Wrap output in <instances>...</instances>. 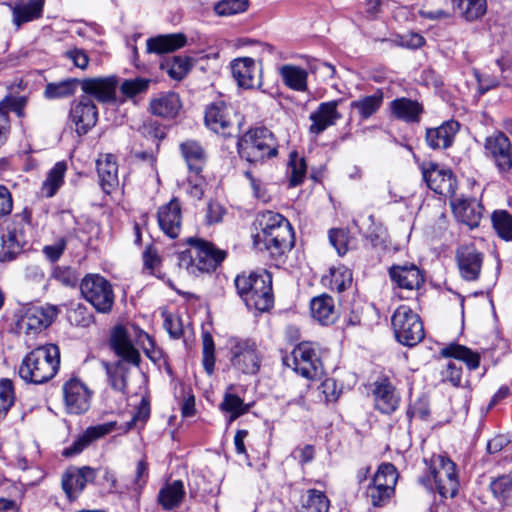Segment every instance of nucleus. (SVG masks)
Masks as SVG:
<instances>
[{
    "instance_id": "nucleus-1",
    "label": "nucleus",
    "mask_w": 512,
    "mask_h": 512,
    "mask_svg": "<svg viewBox=\"0 0 512 512\" xmlns=\"http://www.w3.org/2000/svg\"><path fill=\"white\" fill-rule=\"evenodd\" d=\"M257 233L253 243L259 251H266L272 257H279L294 245V233L289 221L273 211L261 212L256 219Z\"/></svg>"
},
{
    "instance_id": "nucleus-2",
    "label": "nucleus",
    "mask_w": 512,
    "mask_h": 512,
    "mask_svg": "<svg viewBox=\"0 0 512 512\" xmlns=\"http://www.w3.org/2000/svg\"><path fill=\"white\" fill-rule=\"evenodd\" d=\"M111 346L121 358L115 363H104L109 385L115 391L126 393L129 364L139 365L140 354L132 345L123 327H116L111 336Z\"/></svg>"
},
{
    "instance_id": "nucleus-3",
    "label": "nucleus",
    "mask_w": 512,
    "mask_h": 512,
    "mask_svg": "<svg viewBox=\"0 0 512 512\" xmlns=\"http://www.w3.org/2000/svg\"><path fill=\"white\" fill-rule=\"evenodd\" d=\"M234 282L237 293L249 309L265 312L273 306L272 277L266 270L244 272Z\"/></svg>"
},
{
    "instance_id": "nucleus-4",
    "label": "nucleus",
    "mask_w": 512,
    "mask_h": 512,
    "mask_svg": "<svg viewBox=\"0 0 512 512\" xmlns=\"http://www.w3.org/2000/svg\"><path fill=\"white\" fill-rule=\"evenodd\" d=\"M188 243L191 248L179 253L178 266L190 275L211 272L225 259V252L207 241L189 238Z\"/></svg>"
},
{
    "instance_id": "nucleus-5",
    "label": "nucleus",
    "mask_w": 512,
    "mask_h": 512,
    "mask_svg": "<svg viewBox=\"0 0 512 512\" xmlns=\"http://www.w3.org/2000/svg\"><path fill=\"white\" fill-rule=\"evenodd\" d=\"M30 228V210L25 208L10 220L0 223V261L14 259L26 243L25 232Z\"/></svg>"
},
{
    "instance_id": "nucleus-6",
    "label": "nucleus",
    "mask_w": 512,
    "mask_h": 512,
    "mask_svg": "<svg viewBox=\"0 0 512 512\" xmlns=\"http://www.w3.org/2000/svg\"><path fill=\"white\" fill-rule=\"evenodd\" d=\"M227 349L231 367L246 375L256 374L261 366L262 354L255 340L251 338L230 337Z\"/></svg>"
},
{
    "instance_id": "nucleus-7",
    "label": "nucleus",
    "mask_w": 512,
    "mask_h": 512,
    "mask_svg": "<svg viewBox=\"0 0 512 512\" xmlns=\"http://www.w3.org/2000/svg\"><path fill=\"white\" fill-rule=\"evenodd\" d=\"M240 156L249 162L262 161L277 155V143L267 128L251 129L238 141Z\"/></svg>"
},
{
    "instance_id": "nucleus-8",
    "label": "nucleus",
    "mask_w": 512,
    "mask_h": 512,
    "mask_svg": "<svg viewBox=\"0 0 512 512\" xmlns=\"http://www.w3.org/2000/svg\"><path fill=\"white\" fill-rule=\"evenodd\" d=\"M392 327L397 341L405 346H414L424 338L423 323L409 306H399L392 316Z\"/></svg>"
},
{
    "instance_id": "nucleus-9",
    "label": "nucleus",
    "mask_w": 512,
    "mask_h": 512,
    "mask_svg": "<svg viewBox=\"0 0 512 512\" xmlns=\"http://www.w3.org/2000/svg\"><path fill=\"white\" fill-rule=\"evenodd\" d=\"M85 298L100 313H108L114 304V292L110 282L98 274L85 276L80 284Z\"/></svg>"
},
{
    "instance_id": "nucleus-10",
    "label": "nucleus",
    "mask_w": 512,
    "mask_h": 512,
    "mask_svg": "<svg viewBox=\"0 0 512 512\" xmlns=\"http://www.w3.org/2000/svg\"><path fill=\"white\" fill-rule=\"evenodd\" d=\"M430 475L435 489L442 498H453L459 490V479L456 464L443 455H435L431 459Z\"/></svg>"
},
{
    "instance_id": "nucleus-11",
    "label": "nucleus",
    "mask_w": 512,
    "mask_h": 512,
    "mask_svg": "<svg viewBox=\"0 0 512 512\" xmlns=\"http://www.w3.org/2000/svg\"><path fill=\"white\" fill-rule=\"evenodd\" d=\"M285 363L292 367L299 375L307 379H314L322 374V363L316 344L301 342L285 358Z\"/></svg>"
},
{
    "instance_id": "nucleus-12",
    "label": "nucleus",
    "mask_w": 512,
    "mask_h": 512,
    "mask_svg": "<svg viewBox=\"0 0 512 512\" xmlns=\"http://www.w3.org/2000/svg\"><path fill=\"white\" fill-rule=\"evenodd\" d=\"M235 123L240 124L239 116L224 99H217L207 106L205 124L215 133L230 136Z\"/></svg>"
},
{
    "instance_id": "nucleus-13",
    "label": "nucleus",
    "mask_w": 512,
    "mask_h": 512,
    "mask_svg": "<svg viewBox=\"0 0 512 512\" xmlns=\"http://www.w3.org/2000/svg\"><path fill=\"white\" fill-rule=\"evenodd\" d=\"M65 410L69 414L80 415L91 405L93 391L78 377H71L62 387Z\"/></svg>"
},
{
    "instance_id": "nucleus-14",
    "label": "nucleus",
    "mask_w": 512,
    "mask_h": 512,
    "mask_svg": "<svg viewBox=\"0 0 512 512\" xmlns=\"http://www.w3.org/2000/svg\"><path fill=\"white\" fill-rule=\"evenodd\" d=\"M59 365L60 352L56 345L34 348V384H42L52 379Z\"/></svg>"
},
{
    "instance_id": "nucleus-15",
    "label": "nucleus",
    "mask_w": 512,
    "mask_h": 512,
    "mask_svg": "<svg viewBox=\"0 0 512 512\" xmlns=\"http://www.w3.org/2000/svg\"><path fill=\"white\" fill-rule=\"evenodd\" d=\"M421 169L423 178L431 190L444 196L454 194L456 181L449 169L441 168L433 162L423 163Z\"/></svg>"
},
{
    "instance_id": "nucleus-16",
    "label": "nucleus",
    "mask_w": 512,
    "mask_h": 512,
    "mask_svg": "<svg viewBox=\"0 0 512 512\" xmlns=\"http://www.w3.org/2000/svg\"><path fill=\"white\" fill-rule=\"evenodd\" d=\"M485 150L500 173H506L512 168V144L504 133L489 136L485 142Z\"/></svg>"
},
{
    "instance_id": "nucleus-17",
    "label": "nucleus",
    "mask_w": 512,
    "mask_h": 512,
    "mask_svg": "<svg viewBox=\"0 0 512 512\" xmlns=\"http://www.w3.org/2000/svg\"><path fill=\"white\" fill-rule=\"evenodd\" d=\"M232 76L243 89H255L262 86L261 68L254 59L243 57L231 63Z\"/></svg>"
},
{
    "instance_id": "nucleus-18",
    "label": "nucleus",
    "mask_w": 512,
    "mask_h": 512,
    "mask_svg": "<svg viewBox=\"0 0 512 512\" xmlns=\"http://www.w3.org/2000/svg\"><path fill=\"white\" fill-rule=\"evenodd\" d=\"M484 255L472 244L462 245L456 251V261L461 277L467 281L479 278Z\"/></svg>"
},
{
    "instance_id": "nucleus-19",
    "label": "nucleus",
    "mask_w": 512,
    "mask_h": 512,
    "mask_svg": "<svg viewBox=\"0 0 512 512\" xmlns=\"http://www.w3.org/2000/svg\"><path fill=\"white\" fill-rule=\"evenodd\" d=\"M69 117L75 125L76 132L79 135H84L96 125L98 111L89 97L82 96L77 103L72 105Z\"/></svg>"
},
{
    "instance_id": "nucleus-20",
    "label": "nucleus",
    "mask_w": 512,
    "mask_h": 512,
    "mask_svg": "<svg viewBox=\"0 0 512 512\" xmlns=\"http://www.w3.org/2000/svg\"><path fill=\"white\" fill-rule=\"evenodd\" d=\"M96 477L93 468L84 466L81 468L70 467L62 476V488L70 501L75 500L83 491L88 482Z\"/></svg>"
},
{
    "instance_id": "nucleus-21",
    "label": "nucleus",
    "mask_w": 512,
    "mask_h": 512,
    "mask_svg": "<svg viewBox=\"0 0 512 512\" xmlns=\"http://www.w3.org/2000/svg\"><path fill=\"white\" fill-rule=\"evenodd\" d=\"M17 90L11 87V93L0 101V144H2L9 133L10 122L8 113L13 111L18 117L24 116V109L28 104L29 95H14Z\"/></svg>"
},
{
    "instance_id": "nucleus-22",
    "label": "nucleus",
    "mask_w": 512,
    "mask_h": 512,
    "mask_svg": "<svg viewBox=\"0 0 512 512\" xmlns=\"http://www.w3.org/2000/svg\"><path fill=\"white\" fill-rule=\"evenodd\" d=\"M118 80L115 76L87 78L81 81L82 91L99 102H113L116 99Z\"/></svg>"
},
{
    "instance_id": "nucleus-23",
    "label": "nucleus",
    "mask_w": 512,
    "mask_h": 512,
    "mask_svg": "<svg viewBox=\"0 0 512 512\" xmlns=\"http://www.w3.org/2000/svg\"><path fill=\"white\" fill-rule=\"evenodd\" d=\"M391 280L401 289L418 290L424 284V274L415 264L393 265L389 269Z\"/></svg>"
},
{
    "instance_id": "nucleus-24",
    "label": "nucleus",
    "mask_w": 512,
    "mask_h": 512,
    "mask_svg": "<svg viewBox=\"0 0 512 512\" xmlns=\"http://www.w3.org/2000/svg\"><path fill=\"white\" fill-rule=\"evenodd\" d=\"M161 230L170 238H176L181 230V205L177 198H172L162 205L157 213Z\"/></svg>"
},
{
    "instance_id": "nucleus-25",
    "label": "nucleus",
    "mask_w": 512,
    "mask_h": 512,
    "mask_svg": "<svg viewBox=\"0 0 512 512\" xmlns=\"http://www.w3.org/2000/svg\"><path fill=\"white\" fill-rule=\"evenodd\" d=\"M114 427V422H108L88 427L74 440L70 446L63 450L62 455L65 457H73L80 454L93 441L109 434L114 429Z\"/></svg>"
},
{
    "instance_id": "nucleus-26",
    "label": "nucleus",
    "mask_w": 512,
    "mask_h": 512,
    "mask_svg": "<svg viewBox=\"0 0 512 512\" xmlns=\"http://www.w3.org/2000/svg\"><path fill=\"white\" fill-rule=\"evenodd\" d=\"M338 103L336 100L323 102L318 106L317 110L310 114L309 119L312 124L309 127V131L312 134L318 135L322 133L342 118V115L337 110Z\"/></svg>"
},
{
    "instance_id": "nucleus-27",
    "label": "nucleus",
    "mask_w": 512,
    "mask_h": 512,
    "mask_svg": "<svg viewBox=\"0 0 512 512\" xmlns=\"http://www.w3.org/2000/svg\"><path fill=\"white\" fill-rule=\"evenodd\" d=\"M459 128L460 125L455 120H448L438 127L428 128L425 136L426 143L432 149H447L452 145Z\"/></svg>"
},
{
    "instance_id": "nucleus-28",
    "label": "nucleus",
    "mask_w": 512,
    "mask_h": 512,
    "mask_svg": "<svg viewBox=\"0 0 512 512\" xmlns=\"http://www.w3.org/2000/svg\"><path fill=\"white\" fill-rule=\"evenodd\" d=\"M374 386L375 408L383 414L393 413L400 403V396L394 386L387 379L376 381Z\"/></svg>"
},
{
    "instance_id": "nucleus-29",
    "label": "nucleus",
    "mask_w": 512,
    "mask_h": 512,
    "mask_svg": "<svg viewBox=\"0 0 512 512\" xmlns=\"http://www.w3.org/2000/svg\"><path fill=\"white\" fill-rule=\"evenodd\" d=\"M453 212L459 221L469 228L479 225L482 218V205L475 199H458L452 203Z\"/></svg>"
},
{
    "instance_id": "nucleus-30",
    "label": "nucleus",
    "mask_w": 512,
    "mask_h": 512,
    "mask_svg": "<svg viewBox=\"0 0 512 512\" xmlns=\"http://www.w3.org/2000/svg\"><path fill=\"white\" fill-rule=\"evenodd\" d=\"M311 317L321 325H330L337 319L334 300L327 294L316 296L310 301Z\"/></svg>"
},
{
    "instance_id": "nucleus-31",
    "label": "nucleus",
    "mask_w": 512,
    "mask_h": 512,
    "mask_svg": "<svg viewBox=\"0 0 512 512\" xmlns=\"http://www.w3.org/2000/svg\"><path fill=\"white\" fill-rule=\"evenodd\" d=\"M100 185L105 193H110L118 185V166L112 154L101 155L97 160Z\"/></svg>"
},
{
    "instance_id": "nucleus-32",
    "label": "nucleus",
    "mask_w": 512,
    "mask_h": 512,
    "mask_svg": "<svg viewBox=\"0 0 512 512\" xmlns=\"http://www.w3.org/2000/svg\"><path fill=\"white\" fill-rule=\"evenodd\" d=\"M180 150L189 171L195 175L200 174L206 162L203 147L197 141L187 140L181 143Z\"/></svg>"
},
{
    "instance_id": "nucleus-33",
    "label": "nucleus",
    "mask_w": 512,
    "mask_h": 512,
    "mask_svg": "<svg viewBox=\"0 0 512 512\" xmlns=\"http://www.w3.org/2000/svg\"><path fill=\"white\" fill-rule=\"evenodd\" d=\"M185 488L181 480L166 484L158 493V503L165 510H173L181 505L185 497Z\"/></svg>"
},
{
    "instance_id": "nucleus-34",
    "label": "nucleus",
    "mask_w": 512,
    "mask_h": 512,
    "mask_svg": "<svg viewBox=\"0 0 512 512\" xmlns=\"http://www.w3.org/2000/svg\"><path fill=\"white\" fill-rule=\"evenodd\" d=\"M392 113L398 118L406 122H418L423 112L420 103L409 98H397L390 104Z\"/></svg>"
},
{
    "instance_id": "nucleus-35",
    "label": "nucleus",
    "mask_w": 512,
    "mask_h": 512,
    "mask_svg": "<svg viewBox=\"0 0 512 512\" xmlns=\"http://www.w3.org/2000/svg\"><path fill=\"white\" fill-rule=\"evenodd\" d=\"M180 107L179 97L173 92L159 95L150 102L152 114L160 117H174Z\"/></svg>"
},
{
    "instance_id": "nucleus-36",
    "label": "nucleus",
    "mask_w": 512,
    "mask_h": 512,
    "mask_svg": "<svg viewBox=\"0 0 512 512\" xmlns=\"http://www.w3.org/2000/svg\"><path fill=\"white\" fill-rule=\"evenodd\" d=\"M67 164L63 161L57 162L48 172L46 179L41 185L40 195L45 198L53 197L64 183Z\"/></svg>"
},
{
    "instance_id": "nucleus-37",
    "label": "nucleus",
    "mask_w": 512,
    "mask_h": 512,
    "mask_svg": "<svg viewBox=\"0 0 512 512\" xmlns=\"http://www.w3.org/2000/svg\"><path fill=\"white\" fill-rule=\"evenodd\" d=\"M330 500L324 491L311 488L301 497V512H328Z\"/></svg>"
},
{
    "instance_id": "nucleus-38",
    "label": "nucleus",
    "mask_w": 512,
    "mask_h": 512,
    "mask_svg": "<svg viewBox=\"0 0 512 512\" xmlns=\"http://www.w3.org/2000/svg\"><path fill=\"white\" fill-rule=\"evenodd\" d=\"M441 355L460 360L466 364L468 369L475 370L480 365V355L470 348L460 344H450L441 350Z\"/></svg>"
},
{
    "instance_id": "nucleus-39",
    "label": "nucleus",
    "mask_w": 512,
    "mask_h": 512,
    "mask_svg": "<svg viewBox=\"0 0 512 512\" xmlns=\"http://www.w3.org/2000/svg\"><path fill=\"white\" fill-rule=\"evenodd\" d=\"M185 43L186 38L183 34H169L149 39L147 48L149 52L166 53L183 47Z\"/></svg>"
},
{
    "instance_id": "nucleus-40",
    "label": "nucleus",
    "mask_w": 512,
    "mask_h": 512,
    "mask_svg": "<svg viewBox=\"0 0 512 512\" xmlns=\"http://www.w3.org/2000/svg\"><path fill=\"white\" fill-rule=\"evenodd\" d=\"M284 83L296 91H305L307 88V72L294 65H284L280 69Z\"/></svg>"
},
{
    "instance_id": "nucleus-41",
    "label": "nucleus",
    "mask_w": 512,
    "mask_h": 512,
    "mask_svg": "<svg viewBox=\"0 0 512 512\" xmlns=\"http://www.w3.org/2000/svg\"><path fill=\"white\" fill-rule=\"evenodd\" d=\"M352 272L345 266L333 267L330 275L324 279L331 290L342 292L352 284Z\"/></svg>"
},
{
    "instance_id": "nucleus-42",
    "label": "nucleus",
    "mask_w": 512,
    "mask_h": 512,
    "mask_svg": "<svg viewBox=\"0 0 512 512\" xmlns=\"http://www.w3.org/2000/svg\"><path fill=\"white\" fill-rule=\"evenodd\" d=\"M220 409L229 414L228 423L230 424L238 417L247 413L250 409V404H245L239 396L227 392L220 404Z\"/></svg>"
},
{
    "instance_id": "nucleus-43",
    "label": "nucleus",
    "mask_w": 512,
    "mask_h": 512,
    "mask_svg": "<svg viewBox=\"0 0 512 512\" xmlns=\"http://www.w3.org/2000/svg\"><path fill=\"white\" fill-rule=\"evenodd\" d=\"M77 79H67L57 83L47 84L44 96L47 99H59L72 96L77 88Z\"/></svg>"
},
{
    "instance_id": "nucleus-44",
    "label": "nucleus",
    "mask_w": 512,
    "mask_h": 512,
    "mask_svg": "<svg viewBox=\"0 0 512 512\" xmlns=\"http://www.w3.org/2000/svg\"><path fill=\"white\" fill-rule=\"evenodd\" d=\"M58 308L55 305L43 304L34 307V331L48 328L56 319Z\"/></svg>"
},
{
    "instance_id": "nucleus-45",
    "label": "nucleus",
    "mask_w": 512,
    "mask_h": 512,
    "mask_svg": "<svg viewBox=\"0 0 512 512\" xmlns=\"http://www.w3.org/2000/svg\"><path fill=\"white\" fill-rule=\"evenodd\" d=\"M462 16L468 21L481 18L486 12V0H453Z\"/></svg>"
},
{
    "instance_id": "nucleus-46",
    "label": "nucleus",
    "mask_w": 512,
    "mask_h": 512,
    "mask_svg": "<svg viewBox=\"0 0 512 512\" xmlns=\"http://www.w3.org/2000/svg\"><path fill=\"white\" fill-rule=\"evenodd\" d=\"M395 491L387 485L370 483L366 489V497L374 507L386 505L394 495Z\"/></svg>"
},
{
    "instance_id": "nucleus-47",
    "label": "nucleus",
    "mask_w": 512,
    "mask_h": 512,
    "mask_svg": "<svg viewBox=\"0 0 512 512\" xmlns=\"http://www.w3.org/2000/svg\"><path fill=\"white\" fill-rule=\"evenodd\" d=\"M492 224L497 234L506 241L512 240V216L505 210H497L492 214Z\"/></svg>"
},
{
    "instance_id": "nucleus-48",
    "label": "nucleus",
    "mask_w": 512,
    "mask_h": 512,
    "mask_svg": "<svg viewBox=\"0 0 512 512\" xmlns=\"http://www.w3.org/2000/svg\"><path fill=\"white\" fill-rule=\"evenodd\" d=\"M382 96L370 95L353 101L351 107L357 110L363 119L372 116L381 106Z\"/></svg>"
},
{
    "instance_id": "nucleus-49",
    "label": "nucleus",
    "mask_w": 512,
    "mask_h": 512,
    "mask_svg": "<svg viewBox=\"0 0 512 512\" xmlns=\"http://www.w3.org/2000/svg\"><path fill=\"white\" fill-rule=\"evenodd\" d=\"M398 473L391 463H382L372 478V483L387 485L395 491Z\"/></svg>"
},
{
    "instance_id": "nucleus-50",
    "label": "nucleus",
    "mask_w": 512,
    "mask_h": 512,
    "mask_svg": "<svg viewBox=\"0 0 512 512\" xmlns=\"http://www.w3.org/2000/svg\"><path fill=\"white\" fill-rule=\"evenodd\" d=\"M288 169L290 174V185L294 187L301 184L306 175L305 159L299 157L297 153H291Z\"/></svg>"
},
{
    "instance_id": "nucleus-51",
    "label": "nucleus",
    "mask_w": 512,
    "mask_h": 512,
    "mask_svg": "<svg viewBox=\"0 0 512 512\" xmlns=\"http://www.w3.org/2000/svg\"><path fill=\"white\" fill-rule=\"evenodd\" d=\"M203 345V366L205 371L211 375L215 367V345L210 333L205 332L202 337Z\"/></svg>"
},
{
    "instance_id": "nucleus-52",
    "label": "nucleus",
    "mask_w": 512,
    "mask_h": 512,
    "mask_svg": "<svg viewBox=\"0 0 512 512\" xmlns=\"http://www.w3.org/2000/svg\"><path fill=\"white\" fill-rule=\"evenodd\" d=\"M150 82V79L140 77L127 79L122 82L120 90L125 96L132 98L138 94L145 93L149 88Z\"/></svg>"
},
{
    "instance_id": "nucleus-53",
    "label": "nucleus",
    "mask_w": 512,
    "mask_h": 512,
    "mask_svg": "<svg viewBox=\"0 0 512 512\" xmlns=\"http://www.w3.org/2000/svg\"><path fill=\"white\" fill-rule=\"evenodd\" d=\"M247 6L248 0H221L215 5L214 10L218 15L230 16L244 12Z\"/></svg>"
},
{
    "instance_id": "nucleus-54",
    "label": "nucleus",
    "mask_w": 512,
    "mask_h": 512,
    "mask_svg": "<svg viewBox=\"0 0 512 512\" xmlns=\"http://www.w3.org/2000/svg\"><path fill=\"white\" fill-rule=\"evenodd\" d=\"M329 241L337 253L342 256L348 251L350 238L344 229H332L329 232Z\"/></svg>"
},
{
    "instance_id": "nucleus-55",
    "label": "nucleus",
    "mask_w": 512,
    "mask_h": 512,
    "mask_svg": "<svg viewBox=\"0 0 512 512\" xmlns=\"http://www.w3.org/2000/svg\"><path fill=\"white\" fill-rule=\"evenodd\" d=\"M149 477L148 464L144 460H140L136 465L135 476L132 483L128 486L129 489L136 493H140L142 488L146 485Z\"/></svg>"
},
{
    "instance_id": "nucleus-56",
    "label": "nucleus",
    "mask_w": 512,
    "mask_h": 512,
    "mask_svg": "<svg viewBox=\"0 0 512 512\" xmlns=\"http://www.w3.org/2000/svg\"><path fill=\"white\" fill-rule=\"evenodd\" d=\"M512 488V479L510 476L503 475L490 484V489L496 498H506Z\"/></svg>"
},
{
    "instance_id": "nucleus-57",
    "label": "nucleus",
    "mask_w": 512,
    "mask_h": 512,
    "mask_svg": "<svg viewBox=\"0 0 512 512\" xmlns=\"http://www.w3.org/2000/svg\"><path fill=\"white\" fill-rule=\"evenodd\" d=\"M143 263L145 270L149 271L150 274L157 275L159 277L157 272L161 264V258L155 248L149 246L145 249L143 252Z\"/></svg>"
},
{
    "instance_id": "nucleus-58",
    "label": "nucleus",
    "mask_w": 512,
    "mask_h": 512,
    "mask_svg": "<svg viewBox=\"0 0 512 512\" xmlns=\"http://www.w3.org/2000/svg\"><path fill=\"white\" fill-rule=\"evenodd\" d=\"M245 176L249 179L251 187L253 189L254 196L264 203L271 200V195L265 186V184L257 179L251 171H246Z\"/></svg>"
},
{
    "instance_id": "nucleus-59",
    "label": "nucleus",
    "mask_w": 512,
    "mask_h": 512,
    "mask_svg": "<svg viewBox=\"0 0 512 512\" xmlns=\"http://www.w3.org/2000/svg\"><path fill=\"white\" fill-rule=\"evenodd\" d=\"M32 20V3H19L13 9V21L17 27Z\"/></svg>"
},
{
    "instance_id": "nucleus-60",
    "label": "nucleus",
    "mask_w": 512,
    "mask_h": 512,
    "mask_svg": "<svg viewBox=\"0 0 512 512\" xmlns=\"http://www.w3.org/2000/svg\"><path fill=\"white\" fill-rule=\"evenodd\" d=\"M69 321L76 326H88L93 319V316L87 313L86 309L82 306H78L68 312Z\"/></svg>"
},
{
    "instance_id": "nucleus-61",
    "label": "nucleus",
    "mask_w": 512,
    "mask_h": 512,
    "mask_svg": "<svg viewBox=\"0 0 512 512\" xmlns=\"http://www.w3.org/2000/svg\"><path fill=\"white\" fill-rule=\"evenodd\" d=\"M0 402L2 405L11 406L14 403V389L11 380L3 378L0 380Z\"/></svg>"
},
{
    "instance_id": "nucleus-62",
    "label": "nucleus",
    "mask_w": 512,
    "mask_h": 512,
    "mask_svg": "<svg viewBox=\"0 0 512 512\" xmlns=\"http://www.w3.org/2000/svg\"><path fill=\"white\" fill-rule=\"evenodd\" d=\"M424 42V37L415 32H408L398 37L399 45L410 49H417L421 47Z\"/></svg>"
},
{
    "instance_id": "nucleus-63",
    "label": "nucleus",
    "mask_w": 512,
    "mask_h": 512,
    "mask_svg": "<svg viewBox=\"0 0 512 512\" xmlns=\"http://www.w3.org/2000/svg\"><path fill=\"white\" fill-rule=\"evenodd\" d=\"M30 308L28 305L23 306L17 314L16 330L18 333L29 334L32 329L31 318L28 315Z\"/></svg>"
},
{
    "instance_id": "nucleus-64",
    "label": "nucleus",
    "mask_w": 512,
    "mask_h": 512,
    "mask_svg": "<svg viewBox=\"0 0 512 512\" xmlns=\"http://www.w3.org/2000/svg\"><path fill=\"white\" fill-rule=\"evenodd\" d=\"M65 55L77 68L84 70L88 67L89 57L84 50L73 48L68 50Z\"/></svg>"
}]
</instances>
